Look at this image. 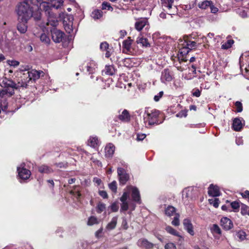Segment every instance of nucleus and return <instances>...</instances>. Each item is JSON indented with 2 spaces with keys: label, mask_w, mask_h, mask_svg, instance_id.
Masks as SVG:
<instances>
[{
  "label": "nucleus",
  "mask_w": 249,
  "mask_h": 249,
  "mask_svg": "<svg viewBox=\"0 0 249 249\" xmlns=\"http://www.w3.org/2000/svg\"><path fill=\"white\" fill-rule=\"evenodd\" d=\"M93 181L98 185H99L101 182V180L98 178H94Z\"/></svg>",
  "instance_id": "0e129e2a"
},
{
  "label": "nucleus",
  "mask_w": 249,
  "mask_h": 249,
  "mask_svg": "<svg viewBox=\"0 0 249 249\" xmlns=\"http://www.w3.org/2000/svg\"><path fill=\"white\" fill-rule=\"evenodd\" d=\"M146 137V135L144 134H138L137 139L138 141H142Z\"/></svg>",
  "instance_id": "13d9d810"
},
{
  "label": "nucleus",
  "mask_w": 249,
  "mask_h": 249,
  "mask_svg": "<svg viewBox=\"0 0 249 249\" xmlns=\"http://www.w3.org/2000/svg\"><path fill=\"white\" fill-rule=\"evenodd\" d=\"M165 230L168 233H169L172 235L177 236H179L178 232L177 231H176L175 229H174L172 227H171V226L166 227Z\"/></svg>",
  "instance_id": "4c0bfd02"
},
{
  "label": "nucleus",
  "mask_w": 249,
  "mask_h": 249,
  "mask_svg": "<svg viewBox=\"0 0 249 249\" xmlns=\"http://www.w3.org/2000/svg\"><path fill=\"white\" fill-rule=\"evenodd\" d=\"M220 223L221 226L226 231L230 230L233 227L232 221L227 217H222L220 220Z\"/></svg>",
  "instance_id": "9d476101"
},
{
  "label": "nucleus",
  "mask_w": 249,
  "mask_h": 249,
  "mask_svg": "<svg viewBox=\"0 0 249 249\" xmlns=\"http://www.w3.org/2000/svg\"><path fill=\"white\" fill-rule=\"evenodd\" d=\"M98 142V139L96 137H90L88 140V145L92 147H95Z\"/></svg>",
  "instance_id": "cd10ccee"
},
{
  "label": "nucleus",
  "mask_w": 249,
  "mask_h": 249,
  "mask_svg": "<svg viewBox=\"0 0 249 249\" xmlns=\"http://www.w3.org/2000/svg\"><path fill=\"white\" fill-rule=\"evenodd\" d=\"M38 171L41 173L50 174L53 172V170L46 165H42L38 167Z\"/></svg>",
  "instance_id": "5701e85b"
},
{
  "label": "nucleus",
  "mask_w": 249,
  "mask_h": 249,
  "mask_svg": "<svg viewBox=\"0 0 249 249\" xmlns=\"http://www.w3.org/2000/svg\"><path fill=\"white\" fill-rule=\"evenodd\" d=\"M137 244L138 246L145 249H151L154 246L153 244L149 242L145 239H139L138 241Z\"/></svg>",
  "instance_id": "f8f14e48"
},
{
  "label": "nucleus",
  "mask_w": 249,
  "mask_h": 249,
  "mask_svg": "<svg viewBox=\"0 0 249 249\" xmlns=\"http://www.w3.org/2000/svg\"><path fill=\"white\" fill-rule=\"evenodd\" d=\"M232 127L235 131H240L242 128L241 121L238 118H235L233 121Z\"/></svg>",
  "instance_id": "412c9836"
},
{
  "label": "nucleus",
  "mask_w": 249,
  "mask_h": 249,
  "mask_svg": "<svg viewBox=\"0 0 249 249\" xmlns=\"http://www.w3.org/2000/svg\"><path fill=\"white\" fill-rule=\"evenodd\" d=\"M234 41L232 39H229L226 42L223 43L221 46V48L223 49H228L231 48L233 44Z\"/></svg>",
  "instance_id": "7c9ffc66"
},
{
  "label": "nucleus",
  "mask_w": 249,
  "mask_h": 249,
  "mask_svg": "<svg viewBox=\"0 0 249 249\" xmlns=\"http://www.w3.org/2000/svg\"><path fill=\"white\" fill-rule=\"evenodd\" d=\"M231 208L235 211L238 210L240 207L239 203L236 201L231 203Z\"/></svg>",
  "instance_id": "a18cd8bd"
},
{
  "label": "nucleus",
  "mask_w": 249,
  "mask_h": 249,
  "mask_svg": "<svg viewBox=\"0 0 249 249\" xmlns=\"http://www.w3.org/2000/svg\"><path fill=\"white\" fill-rule=\"evenodd\" d=\"M98 223V221L97 218L95 216H90L89 217L87 224L89 226H92L94 224H97Z\"/></svg>",
  "instance_id": "c9c22d12"
},
{
  "label": "nucleus",
  "mask_w": 249,
  "mask_h": 249,
  "mask_svg": "<svg viewBox=\"0 0 249 249\" xmlns=\"http://www.w3.org/2000/svg\"><path fill=\"white\" fill-rule=\"evenodd\" d=\"M52 38L55 43L61 42L64 38V34L63 32L56 28L51 30Z\"/></svg>",
  "instance_id": "423d86ee"
},
{
  "label": "nucleus",
  "mask_w": 249,
  "mask_h": 249,
  "mask_svg": "<svg viewBox=\"0 0 249 249\" xmlns=\"http://www.w3.org/2000/svg\"><path fill=\"white\" fill-rule=\"evenodd\" d=\"M179 214H176V216H175L174 220L172 222V224L173 225L178 226L179 225Z\"/></svg>",
  "instance_id": "c03bdc74"
},
{
  "label": "nucleus",
  "mask_w": 249,
  "mask_h": 249,
  "mask_svg": "<svg viewBox=\"0 0 249 249\" xmlns=\"http://www.w3.org/2000/svg\"><path fill=\"white\" fill-rule=\"evenodd\" d=\"M165 249H176V247L174 244L169 243L165 246Z\"/></svg>",
  "instance_id": "3c124183"
},
{
  "label": "nucleus",
  "mask_w": 249,
  "mask_h": 249,
  "mask_svg": "<svg viewBox=\"0 0 249 249\" xmlns=\"http://www.w3.org/2000/svg\"><path fill=\"white\" fill-rule=\"evenodd\" d=\"M211 231L213 233L221 234V231L219 227L216 224H213L211 227Z\"/></svg>",
  "instance_id": "2f4dec72"
},
{
  "label": "nucleus",
  "mask_w": 249,
  "mask_h": 249,
  "mask_svg": "<svg viewBox=\"0 0 249 249\" xmlns=\"http://www.w3.org/2000/svg\"><path fill=\"white\" fill-rule=\"evenodd\" d=\"M102 12L100 10H94L91 13V17L94 19L100 18L102 17Z\"/></svg>",
  "instance_id": "72a5a7b5"
},
{
  "label": "nucleus",
  "mask_w": 249,
  "mask_h": 249,
  "mask_svg": "<svg viewBox=\"0 0 249 249\" xmlns=\"http://www.w3.org/2000/svg\"><path fill=\"white\" fill-rule=\"evenodd\" d=\"M175 208L171 206H168L167 208L165 210V213L168 216L173 215V214L175 213Z\"/></svg>",
  "instance_id": "c85d7f7f"
},
{
  "label": "nucleus",
  "mask_w": 249,
  "mask_h": 249,
  "mask_svg": "<svg viewBox=\"0 0 249 249\" xmlns=\"http://www.w3.org/2000/svg\"><path fill=\"white\" fill-rule=\"evenodd\" d=\"M159 115V113L158 111H151L150 112L145 110L143 115V121L145 125H151L157 124V118Z\"/></svg>",
  "instance_id": "7ed1b4c3"
},
{
  "label": "nucleus",
  "mask_w": 249,
  "mask_h": 249,
  "mask_svg": "<svg viewBox=\"0 0 249 249\" xmlns=\"http://www.w3.org/2000/svg\"><path fill=\"white\" fill-rule=\"evenodd\" d=\"M99 195L102 196L103 198H107L108 197V195L107 193L103 190L99 191Z\"/></svg>",
  "instance_id": "864d4df0"
},
{
  "label": "nucleus",
  "mask_w": 249,
  "mask_h": 249,
  "mask_svg": "<svg viewBox=\"0 0 249 249\" xmlns=\"http://www.w3.org/2000/svg\"><path fill=\"white\" fill-rule=\"evenodd\" d=\"M105 72L107 74L112 75L115 72V69L112 66H107L105 68Z\"/></svg>",
  "instance_id": "f704fd0d"
},
{
  "label": "nucleus",
  "mask_w": 249,
  "mask_h": 249,
  "mask_svg": "<svg viewBox=\"0 0 249 249\" xmlns=\"http://www.w3.org/2000/svg\"><path fill=\"white\" fill-rule=\"evenodd\" d=\"M122 225L124 229H127L128 228V226L126 220H123L122 222Z\"/></svg>",
  "instance_id": "e2e57ef3"
},
{
  "label": "nucleus",
  "mask_w": 249,
  "mask_h": 249,
  "mask_svg": "<svg viewBox=\"0 0 249 249\" xmlns=\"http://www.w3.org/2000/svg\"><path fill=\"white\" fill-rule=\"evenodd\" d=\"M19 64V62H18L17 61H14V60L9 61V64L11 66H13L14 67L18 66Z\"/></svg>",
  "instance_id": "6e6d98bb"
},
{
  "label": "nucleus",
  "mask_w": 249,
  "mask_h": 249,
  "mask_svg": "<svg viewBox=\"0 0 249 249\" xmlns=\"http://www.w3.org/2000/svg\"><path fill=\"white\" fill-rule=\"evenodd\" d=\"M161 80L162 82H170L172 79V76L168 69H164L161 72Z\"/></svg>",
  "instance_id": "ddd939ff"
},
{
  "label": "nucleus",
  "mask_w": 249,
  "mask_h": 249,
  "mask_svg": "<svg viewBox=\"0 0 249 249\" xmlns=\"http://www.w3.org/2000/svg\"><path fill=\"white\" fill-rule=\"evenodd\" d=\"M111 209L113 212H117L119 209V206L114 203L111 205Z\"/></svg>",
  "instance_id": "5fc2aeb1"
},
{
  "label": "nucleus",
  "mask_w": 249,
  "mask_h": 249,
  "mask_svg": "<svg viewBox=\"0 0 249 249\" xmlns=\"http://www.w3.org/2000/svg\"><path fill=\"white\" fill-rule=\"evenodd\" d=\"M120 34L121 37H122V38L124 37L126 35V33L125 31H121L120 32Z\"/></svg>",
  "instance_id": "69168bd1"
},
{
  "label": "nucleus",
  "mask_w": 249,
  "mask_h": 249,
  "mask_svg": "<svg viewBox=\"0 0 249 249\" xmlns=\"http://www.w3.org/2000/svg\"><path fill=\"white\" fill-rule=\"evenodd\" d=\"M33 7L31 6L28 1H24L19 3L17 7L16 11L18 15V19L21 21H27L32 17L36 20H39L41 18V13L39 11L37 12L36 15L33 14Z\"/></svg>",
  "instance_id": "f257e3e1"
},
{
  "label": "nucleus",
  "mask_w": 249,
  "mask_h": 249,
  "mask_svg": "<svg viewBox=\"0 0 249 249\" xmlns=\"http://www.w3.org/2000/svg\"><path fill=\"white\" fill-rule=\"evenodd\" d=\"M128 192H124L123 193V196L120 198L121 201L122 202H126V200L128 198Z\"/></svg>",
  "instance_id": "8fccbe9b"
},
{
  "label": "nucleus",
  "mask_w": 249,
  "mask_h": 249,
  "mask_svg": "<svg viewBox=\"0 0 249 249\" xmlns=\"http://www.w3.org/2000/svg\"><path fill=\"white\" fill-rule=\"evenodd\" d=\"M40 41L45 44H49L50 42V39L47 35L45 34H42L40 36Z\"/></svg>",
  "instance_id": "473e14b6"
},
{
  "label": "nucleus",
  "mask_w": 249,
  "mask_h": 249,
  "mask_svg": "<svg viewBox=\"0 0 249 249\" xmlns=\"http://www.w3.org/2000/svg\"><path fill=\"white\" fill-rule=\"evenodd\" d=\"M241 213L242 215H249V207L246 205L242 204L241 207Z\"/></svg>",
  "instance_id": "e433bc0d"
},
{
  "label": "nucleus",
  "mask_w": 249,
  "mask_h": 249,
  "mask_svg": "<svg viewBox=\"0 0 249 249\" xmlns=\"http://www.w3.org/2000/svg\"><path fill=\"white\" fill-rule=\"evenodd\" d=\"M115 147L112 143H108L105 147L106 156L110 158L112 156L115 151Z\"/></svg>",
  "instance_id": "dca6fc26"
},
{
  "label": "nucleus",
  "mask_w": 249,
  "mask_h": 249,
  "mask_svg": "<svg viewBox=\"0 0 249 249\" xmlns=\"http://www.w3.org/2000/svg\"><path fill=\"white\" fill-rule=\"evenodd\" d=\"M127 190L129 192L130 190L132 191V197L134 201L136 202H139L140 201V195L138 189L135 187L131 186H127Z\"/></svg>",
  "instance_id": "1a4fd4ad"
},
{
  "label": "nucleus",
  "mask_w": 249,
  "mask_h": 249,
  "mask_svg": "<svg viewBox=\"0 0 249 249\" xmlns=\"http://www.w3.org/2000/svg\"><path fill=\"white\" fill-rule=\"evenodd\" d=\"M208 194L213 196H219L220 192L218 187L211 184L209 187Z\"/></svg>",
  "instance_id": "f3484780"
},
{
  "label": "nucleus",
  "mask_w": 249,
  "mask_h": 249,
  "mask_svg": "<svg viewBox=\"0 0 249 249\" xmlns=\"http://www.w3.org/2000/svg\"><path fill=\"white\" fill-rule=\"evenodd\" d=\"M187 112L185 110H182L176 115L177 117H180V118H181L183 117H186L187 116Z\"/></svg>",
  "instance_id": "603ef678"
},
{
  "label": "nucleus",
  "mask_w": 249,
  "mask_h": 249,
  "mask_svg": "<svg viewBox=\"0 0 249 249\" xmlns=\"http://www.w3.org/2000/svg\"><path fill=\"white\" fill-rule=\"evenodd\" d=\"M159 95H155V96H154V100H155V101H156V102L160 100V98H161V96H162V95H163V92H162V91H160V92L159 93Z\"/></svg>",
  "instance_id": "052dcab7"
},
{
  "label": "nucleus",
  "mask_w": 249,
  "mask_h": 249,
  "mask_svg": "<svg viewBox=\"0 0 249 249\" xmlns=\"http://www.w3.org/2000/svg\"><path fill=\"white\" fill-rule=\"evenodd\" d=\"M17 170L19 178L23 180L28 179L31 175V172L24 167H18Z\"/></svg>",
  "instance_id": "9b49d317"
},
{
  "label": "nucleus",
  "mask_w": 249,
  "mask_h": 249,
  "mask_svg": "<svg viewBox=\"0 0 249 249\" xmlns=\"http://www.w3.org/2000/svg\"><path fill=\"white\" fill-rule=\"evenodd\" d=\"M174 0H161L162 7L164 8H167L170 10L172 8Z\"/></svg>",
  "instance_id": "393cba45"
},
{
  "label": "nucleus",
  "mask_w": 249,
  "mask_h": 249,
  "mask_svg": "<svg viewBox=\"0 0 249 249\" xmlns=\"http://www.w3.org/2000/svg\"><path fill=\"white\" fill-rule=\"evenodd\" d=\"M37 3L39 4V9L41 10H44L46 14H48L50 15V10L51 7H52L50 4V0H41L40 2L38 1L37 0H35Z\"/></svg>",
  "instance_id": "6e6552de"
},
{
  "label": "nucleus",
  "mask_w": 249,
  "mask_h": 249,
  "mask_svg": "<svg viewBox=\"0 0 249 249\" xmlns=\"http://www.w3.org/2000/svg\"><path fill=\"white\" fill-rule=\"evenodd\" d=\"M102 6V8L103 10L107 9L108 10H109L111 11H112L113 10V8L111 6L110 4L108 2H103Z\"/></svg>",
  "instance_id": "37998d69"
},
{
  "label": "nucleus",
  "mask_w": 249,
  "mask_h": 249,
  "mask_svg": "<svg viewBox=\"0 0 249 249\" xmlns=\"http://www.w3.org/2000/svg\"><path fill=\"white\" fill-rule=\"evenodd\" d=\"M132 42V40L131 39L130 37H128L127 39L123 41V48L126 52H128L130 51Z\"/></svg>",
  "instance_id": "aec40b11"
},
{
  "label": "nucleus",
  "mask_w": 249,
  "mask_h": 249,
  "mask_svg": "<svg viewBox=\"0 0 249 249\" xmlns=\"http://www.w3.org/2000/svg\"><path fill=\"white\" fill-rule=\"evenodd\" d=\"M117 174L119 177L120 184L121 185L125 184L129 178V176L122 168L118 167L117 169Z\"/></svg>",
  "instance_id": "39448f33"
},
{
  "label": "nucleus",
  "mask_w": 249,
  "mask_h": 249,
  "mask_svg": "<svg viewBox=\"0 0 249 249\" xmlns=\"http://www.w3.org/2000/svg\"><path fill=\"white\" fill-rule=\"evenodd\" d=\"M185 229H186L188 232L191 235H193L194 234V231L193 230V227L191 221L188 219H185L183 222Z\"/></svg>",
  "instance_id": "4468645a"
},
{
  "label": "nucleus",
  "mask_w": 249,
  "mask_h": 249,
  "mask_svg": "<svg viewBox=\"0 0 249 249\" xmlns=\"http://www.w3.org/2000/svg\"><path fill=\"white\" fill-rule=\"evenodd\" d=\"M211 8V12L213 13H215L217 12L218 9L216 7H214L213 5L210 6Z\"/></svg>",
  "instance_id": "680f3d73"
},
{
  "label": "nucleus",
  "mask_w": 249,
  "mask_h": 249,
  "mask_svg": "<svg viewBox=\"0 0 249 249\" xmlns=\"http://www.w3.org/2000/svg\"><path fill=\"white\" fill-rule=\"evenodd\" d=\"M72 24V20H70L68 23L65 20H64V28L66 31L69 34L73 30Z\"/></svg>",
  "instance_id": "a878e982"
},
{
  "label": "nucleus",
  "mask_w": 249,
  "mask_h": 249,
  "mask_svg": "<svg viewBox=\"0 0 249 249\" xmlns=\"http://www.w3.org/2000/svg\"><path fill=\"white\" fill-rule=\"evenodd\" d=\"M28 75L29 78L28 81L34 80H36L39 79L40 77L43 76L44 72L42 71H37L35 70H33L30 71H28L27 73H24V75L25 76Z\"/></svg>",
  "instance_id": "0eeeda50"
},
{
  "label": "nucleus",
  "mask_w": 249,
  "mask_h": 249,
  "mask_svg": "<svg viewBox=\"0 0 249 249\" xmlns=\"http://www.w3.org/2000/svg\"><path fill=\"white\" fill-rule=\"evenodd\" d=\"M184 42L186 44L184 45V46L180 50V56L179 58L182 56V58H180L181 60L183 61L186 62L187 61V59L186 58V57H184V55L188 53L189 50L195 49L196 47V43L195 41H184Z\"/></svg>",
  "instance_id": "20e7f679"
},
{
  "label": "nucleus",
  "mask_w": 249,
  "mask_h": 249,
  "mask_svg": "<svg viewBox=\"0 0 249 249\" xmlns=\"http://www.w3.org/2000/svg\"><path fill=\"white\" fill-rule=\"evenodd\" d=\"M109 188L114 193L117 192V182L116 181H113L112 182L108 184Z\"/></svg>",
  "instance_id": "a19ab883"
},
{
  "label": "nucleus",
  "mask_w": 249,
  "mask_h": 249,
  "mask_svg": "<svg viewBox=\"0 0 249 249\" xmlns=\"http://www.w3.org/2000/svg\"><path fill=\"white\" fill-rule=\"evenodd\" d=\"M75 197L77 198H79L81 196V194L79 193L78 191H77L75 194H74Z\"/></svg>",
  "instance_id": "774afa93"
},
{
  "label": "nucleus",
  "mask_w": 249,
  "mask_h": 249,
  "mask_svg": "<svg viewBox=\"0 0 249 249\" xmlns=\"http://www.w3.org/2000/svg\"><path fill=\"white\" fill-rule=\"evenodd\" d=\"M148 23V21L146 18H142L137 21L135 24V28L137 30L140 31Z\"/></svg>",
  "instance_id": "2eb2a0df"
},
{
  "label": "nucleus",
  "mask_w": 249,
  "mask_h": 249,
  "mask_svg": "<svg viewBox=\"0 0 249 249\" xmlns=\"http://www.w3.org/2000/svg\"><path fill=\"white\" fill-rule=\"evenodd\" d=\"M58 24V20L56 16H54L53 14H50L49 15L48 22H47V25H51L53 27H55Z\"/></svg>",
  "instance_id": "a211bd4d"
},
{
  "label": "nucleus",
  "mask_w": 249,
  "mask_h": 249,
  "mask_svg": "<svg viewBox=\"0 0 249 249\" xmlns=\"http://www.w3.org/2000/svg\"><path fill=\"white\" fill-rule=\"evenodd\" d=\"M103 231V228H101L95 232V236L97 238H99L101 236V234Z\"/></svg>",
  "instance_id": "bf43d9fd"
},
{
  "label": "nucleus",
  "mask_w": 249,
  "mask_h": 249,
  "mask_svg": "<svg viewBox=\"0 0 249 249\" xmlns=\"http://www.w3.org/2000/svg\"><path fill=\"white\" fill-rule=\"evenodd\" d=\"M27 21H19V23H18L17 25V28L18 31L24 34L25 33L27 29V26L26 25V23Z\"/></svg>",
  "instance_id": "4be33fe9"
},
{
  "label": "nucleus",
  "mask_w": 249,
  "mask_h": 249,
  "mask_svg": "<svg viewBox=\"0 0 249 249\" xmlns=\"http://www.w3.org/2000/svg\"><path fill=\"white\" fill-rule=\"evenodd\" d=\"M210 204L213 205L215 208H217L219 206V200L218 198H213L209 199Z\"/></svg>",
  "instance_id": "ea45409f"
},
{
  "label": "nucleus",
  "mask_w": 249,
  "mask_h": 249,
  "mask_svg": "<svg viewBox=\"0 0 249 249\" xmlns=\"http://www.w3.org/2000/svg\"><path fill=\"white\" fill-rule=\"evenodd\" d=\"M128 209V204L127 202H122L121 207V212L126 211Z\"/></svg>",
  "instance_id": "de8ad7c7"
},
{
  "label": "nucleus",
  "mask_w": 249,
  "mask_h": 249,
  "mask_svg": "<svg viewBox=\"0 0 249 249\" xmlns=\"http://www.w3.org/2000/svg\"><path fill=\"white\" fill-rule=\"evenodd\" d=\"M235 106L236 107V111L237 112H240L242 111V105L241 102L237 101L235 104Z\"/></svg>",
  "instance_id": "49530a36"
},
{
  "label": "nucleus",
  "mask_w": 249,
  "mask_h": 249,
  "mask_svg": "<svg viewBox=\"0 0 249 249\" xmlns=\"http://www.w3.org/2000/svg\"><path fill=\"white\" fill-rule=\"evenodd\" d=\"M106 210V205L102 203H99L97 207V212L98 213H101Z\"/></svg>",
  "instance_id": "79ce46f5"
},
{
  "label": "nucleus",
  "mask_w": 249,
  "mask_h": 249,
  "mask_svg": "<svg viewBox=\"0 0 249 249\" xmlns=\"http://www.w3.org/2000/svg\"><path fill=\"white\" fill-rule=\"evenodd\" d=\"M0 85L3 88V89L0 91V96L3 97L5 95L9 96L13 95L15 93V89H17L20 87L26 88L27 84L23 82L16 83L12 80L4 77L0 79Z\"/></svg>",
  "instance_id": "f03ea898"
},
{
  "label": "nucleus",
  "mask_w": 249,
  "mask_h": 249,
  "mask_svg": "<svg viewBox=\"0 0 249 249\" xmlns=\"http://www.w3.org/2000/svg\"><path fill=\"white\" fill-rule=\"evenodd\" d=\"M237 237L240 239L241 241H243L246 239V233L243 231H239L236 233Z\"/></svg>",
  "instance_id": "58836bf2"
},
{
  "label": "nucleus",
  "mask_w": 249,
  "mask_h": 249,
  "mask_svg": "<svg viewBox=\"0 0 249 249\" xmlns=\"http://www.w3.org/2000/svg\"><path fill=\"white\" fill-rule=\"evenodd\" d=\"M193 95L194 96L198 97L200 96V91L198 89H196L193 92Z\"/></svg>",
  "instance_id": "4d7b16f0"
},
{
  "label": "nucleus",
  "mask_w": 249,
  "mask_h": 249,
  "mask_svg": "<svg viewBox=\"0 0 249 249\" xmlns=\"http://www.w3.org/2000/svg\"><path fill=\"white\" fill-rule=\"evenodd\" d=\"M136 42L138 44H140L142 47H147L150 46V44L148 42V40L142 36L138 37Z\"/></svg>",
  "instance_id": "b1692460"
},
{
  "label": "nucleus",
  "mask_w": 249,
  "mask_h": 249,
  "mask_svg": "<svg viewBox=\"0 0 249 249\" xmlns=\"http://www.w3.org/2000/svg\"><path fill=\"white\" fill-rule=\"evenodd\" d=\"M212 2L209 0H205L201 2H199L198 4V6L201 9H205L209 6H211Z\"/></svg>",
  "instance_id": "c756f323"
},
{
  "label": "nucleus",
  "mask_w": 249,
  "mask_h": 249,
  "mask_svg": "<svg viewBox=\"0 0 249 249\" xmlns=\"http://www.w3.org/2000/svg\"><path fill=\"white\" fill-rule=\"evenodd\" d=\"M109 45L107 42H102L100 44V49L102 51H107L108 49Z\"/></svg>",
  "instance_id": "09e8293b"
},
{
  "label": "nucleus",
  "mask_w": 249,
  "mask_h": 249,
  "mask_svg": "<svg viewBox=\"0 0 249 249\" xmlns=\"http://www.w3.org/2000/svg\"><path fill=\"white\" fill-rule=\"evenodd\" d=\"M87 71L89 73H92L93 72V69L90 66H87Z\"/></svg>",
  "instance_id": "338daca9"
},
{
  "label": "nucleus",
  "mask_w": 249,
  "mask_h": 249,
  "mask_svg": "<svg viewBox=\"0 0 249 249\" xmlns=\"http://www.w3.org/2000/svg\"><path fill=\"white\" fill-rule=\"evenodd\" d=\"M119 119L123 122H127L129 121L130 116L128 111L126 109L124 110L121 114L119 116Z\"/></svg>",
  "instance_id": "6ab92c4d"
},
{
  "label": "nucleus",
  "mask_w": 249,
  "mask_h": 249,
  "mask_svg": "<svg viewBox=\"0 0 249 249\" xmlns=\"http://www.w3.org/2000/svg\"><path fill=\"white\" fill-rule=\"evenodd\" d=\"M117 222V217H114L112 218L111 221L107 225L106 228L108 230H111L114 229L116 226Z\"/></svg>",
  "instance_id": "bb28decb"
}]
</instances>
